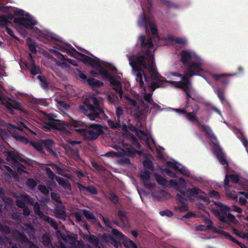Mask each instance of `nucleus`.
I'll return each instance as SVG.
<instances>
[{"label":"nucleus","mask_w":248,"mask_h":248,"mask_svg":"<svg viewBox=\"0 0 248 248\" xmlns=\"http://www.w3.org/2000/svg\"><path fill=\"white\" fill-rule=\"evenodd\" d=\"M180 60L184 68L178 72H170L166 75L168 78H171L172 80H167L166 78L160 76L155 68L151 55H147L149 64V73L152 79L150 83L143 70H136L134 76L139 86L141 95L143 100L140 103V106L134 99L127 95H123V91L121 82V77L112 76L109 72L113 73L117 70L116 67L112 64L100 62L96 58V75H101L104 78L108 79L112 85V88L119 94L121 99L133 111L137 113H146L149 110L155 111L162 110L160 106L154 102L152 96L156 88L162 87L163 82L172 84L176 87L183 89L186 96V108L190 107L189 99L198 101L200 96L197 91L194 89L189 80V78L194 76H199L200 74H205L207 72L204 69L205 62L203 57L193 49H184L179 52Z\"/></svg>","instance_id":"f257e3e1"},{"label":"nucleus","mask_w":248,"mask_h":248,"mask_svg":"<svg viewBox=\"0 0 248 248\" xmlns=\"http://www.w3.org/2000/svg\"><path fill=\"white\" fill-rule=\"evenodd\" d=\"M141 6L143 12L138 17L137 25L139 28L144 29L146 31L145 34L140 35L138 38V41L142 48V53L137 55H127L129 64L133 71V75L136 70H142L141 68L149 72L148 55L152 56L153 63L155 67L153 54V52L155 50L154 43L158 46L170 44L186 46L188 44V40L184 36L174 37L170 34H168L164 37L159 36L157 34L156 24L153 22L150 16L146 15V12H151L153 6L152 0H145L141 4Z\"/></svg>","instance_id":"f03ea898"},{"label":"nucleus","mask_w":248,"mask_h":248,"mask_svg":"<svg viewBox=\"0 0 248 248\" xmlns=\"http://www.w3.org/2000/svg\"><path fill=\"white\" fill-rule=\"evenodd\" d=\"M169 186L179 192L183 195H186L189 199L194 200H200L204 202L209 204L210 200L206 194L197 187L188 188L185 191L183 188L186 187V182L182 177L176 179H170L169 183Z\"/></svg>","instance_id":"7ed1b4c3"},{"label":"nucleus","mask_w":248,"mask_h":248,"mask_svg":"<svg viewBox=\"0 0 248 248\" xmlns=\"http://www.w3.org/2000/svg\"><path fill=\"white\" fill-rule=\"evenodd\" d=\"M17 205L23 209V215L28 216L30 214L31 211L27 207L25 206V203H30L33 206V209L35 214L42 220L50 223L56 230V232L58 230L56 222L51 218L46 216L40 210V205L38 202H35L34 200L30 197L26 193H20L16 200Z\"/></svg>","instance_id":"20e7f679"},{"label":"nucleus","mask_w":248,"mask_h":248,"mask_svg":"<svg viewBox=\"0 0 248 248\" xmlns=\"http://www.w3.org/2000/svg\"><path fill=\"white\" fill-rule=\"evenodd\" d=\"M102 99L92 96L85 100L84 105L79 108V111L86 115L90 120H95L104 114Z\"/></svg>","instance_id":"39448f33"},{"label":"nucleus","mask_w":248,"mask_h":248,"mask_svg":"<svg viewBox=\"0 0 248 248\" xmlns=\"http://www.w3.org/2000/svg\"><path fill=\"white\" fill-rule=\"evenodd\" d=\"M107 123L109 127L113 129H116L121 128L123 132H126L128 128L130 131L135 133L136 135L140 140L145 141L146 144L151 149V145H155V142L150 134L145 133L143 131L138 130L135 126L130 124L128 125L125 123L121 124L120 120L117 119L115 120L108 119Z\"/></svg>","instance_id":"423d86ee"},{"label":"nucleus","mask_w":248,"mask_h":248,"mask_svg":"<svg viewBox=\"0 0 248 248\" xmlns=\"http://www.w3.org/2000/svg\"><path fill=\"white\" fill-rule=\"evenodd\" d=\"M158 168L161 170L163 173L167 174L170 177L176 178V171H178L184 176L190 178L194 181H202V177L192 175L190 172L185 167L175 161H167L163 167L158 166Z\"/></svg>","instance_id":"0eeeda50"},{"label":"nucleus","mask_w":248,"mask_h":248,"mask_svg":"<svg viewBox=\"0 0 248 248\" xmlns=\"http://www.w3.org/2000/svg\"><path fill=\"white\" fill-rule=\"evenodd\" d=\"M199 128L202 131L205 132L207 137L210 140V146L214 153L217 156L220 163L224 167L228 166V162L225 158V155L220 147L218 145L217 138L214 134L211 128L207 125L198 124Z\"/></svg>","instance_id":"6e6552de"},{"label":"nucleus","mask_w":248,"mask_h":248,"mask_svg":"<svg viewBox=\"0 0 248 248\" xmlns=\"http://www.w3.org/2000/svg\"><path fill=\"white\" fill-rule=\"evenodd\" d=\"M129 138L132 145L126 143L124 140L122 143L124 149L121 148L118 145H115L114 148L116 149L117 152L113 153L114 155L123 156L126 155L128 156H133L136 154L140 155L142 153L141 151H138L134 149V148H137L138 149L140 148V145L138 142L136 138L134 136H130Z\"/></svg>","instance_id":"1a4fd4ad"},{"label":"nucleus","mask_w":248,"mask_h":248,"mask_svg":"<svg viewBox=\"0 0 248 248\" xmlns=\"http://www.w3.org/2000/svg\"><path fill=\"white\" fill-rule=\"evenodd\" d=\"M22 229L23 231L22 232L16 231L12 233L13 239L21 242L22 244H24L29 248H39L37 246L30 242L28 238L23 234V232H26L30 236H31L33 240L35 239V238L34 237V229L30 225L25 224L22 227Z\"/></svg>","instance_id":"9d476101"},{"label":"nucleus","mask_w":248,"mask_h":248,"mask_svg":"<svg viewBox=\"0 0 248 248\" xmlns=\"http://www.w3.org/2000/svg\"><path fill=\"white\" fill-rule=\"evenodd\" d=\"M214 203L218 209H212V212L220 221L227 223L233 222L235 217L230 213L231 210L228 206L219 202H215Z\"/></svg>","instance_id":"9b49d317"},{"label":"nucleus","mask_w":248,"mask_h":248,"mask_svg":"<svg viewBox=\"0 0 248 248\" xmlns=\"http://www.w3.org/2000/svg\"><path fill=\"white\" fill-rule=\"evenodd\" d=\"M56 234L60 239L61 248H93L88 245H85L76 241L75 238L71 236L62 234L59 230L56 232Z\"/></svg>","instance_id":"f8f14e48"},{"label":"nucleus","mask_w":248,"mask_h":248,"mask_svg":"<svg viewBox=\"0 0 248 248\" xmlns=\"http://www.w3.org/2000/svg\"><path fill=\"white\" fill-rule=\"evenodd\" d=\"M189 108H190L192 110L190 112L189 111V110L188 109V108H186L185 109L176 108L171 109L180 115L186 114L188 120L192 123L198 122L199 118L197 117V114L200 110L199 106L195 104L193 105L190 106Z\"/></svg>","instance_id":"ddd939ff"},{"label":"nucleus","mask_w":248,"mask_h":248,"mask_svg":"<svg viewBox=\"0 0 248 248\" xmlns=\"http://www.w3.org/2000/svg\"><path fill=\"white\" fill-rule=\"evenodd\" d=\"M102 132V128L100 125L92 124L87 125L83 134L86 138L94 140L96 139Z\"/></svg>","instance_id":"4468645a"},{"label":"nucleus","mask_w":248,"mask_h":248,"mask_svg":"<svg viewBox=\"0 0 248 248\" xmlns=\"http://www.w3.org/2000/svg\"><path fill=\"white\" fill-rule=\"evenodd\" d=\"M140 177L144 187L149 189H154L156 184L154 178L152 177V173L146 170H141L140 173Z\"/></svg>","instance_id":"2eb2a0df"},{"label":"nucleus","mask_w":248,"mask_h":248,"mask_svg":"<svg viewBox=\"0 0 248 248\" xmlns=\"http://www.w3.org/2000/svg\"><path fill=\"white\" fill-rule=\"evenodd\" d=\"M46 118L47 119V123L45 124L44 127L45 129L51 130L60 128V121L57 119V117L52 114H47Z\"/></svg>","instance_id":"dca6fc26"},{"label":"nucleus","mask_w":248,"mask_h":248,"mask_svg":"<svg viewBox=\"0 0 248 248\" xmlns=\"http://www.w3.org/2000/svg\"><path fill=\"white\" fill-rule=\"evenodd\" d=\"M7 158L8 160L13 161V163L15 165H16V166L18 169L20 168V167L22 166L19 162H24L26 161L24 156L15 150L8 152L7 153Z\"/></svg>","instance_id":"f3484780"},{"label":"nucleus","mask_w":248,"mask_h":248,"mask_svg":"<svg viewBox=\"0 0 248 248\" xmlns=\"http://www.w3.org/2000/svg\"><path fill=\"white\" fill-rule=\"evenodd\" d=\"M11 19V16L0 15V28L4 27L7 34L16 40H19V39L15 35L13 30L7 27V25L10 22Z\"/></svg>","instance_id":"a211bd4d"},{"label":"nucleus","mask_w":248,"mask_h":248,"mask_svg":"<svg viewBox=\"0 0 248 248\" xmlns=\"http://www.w3.org/2000/svg\"><path fill=\"white\" fill-rule=\"evenodd\" d=\"M203 78H204L206 82L212 87L214 93L217 95L219 100L222 104L227 102V100L225 97V91L224 89H221L219 87H215L213 85V83L209 81L206 77L203 76L199 75Z\"/></svg>","instance_id":"6ab92c4d"},{"label":"nucleus","mask_w":248,"mask_h":248,"mask_svg":"<svg viewBox=\"0 0 248 248\" xmlns=\"http://www.w3.org/2000/svg\"><path fill=\"white\" fill-rule=\"evenodd\" d=\"M112 234L119 238L123 239L124 244L125 247L131 248H138L137 245L132 240L126 237L121 232L116 229L112 230Z\"/></svg>","instance_id":"aec40b11"},{"label":"nucleus","mask_w":248,"mask_h":248,"mask_svg":"<svg viewBox=\"0 0 248 248\" xmlns=\"http://www.w3.org/2000/svg\"><path fill=\"white\" fill-rule=\"evenodd\" d=\"M30 64L28 66V68L30 69L31 73L32 75H36L41 73V70L39 66L35 64L31 54L29 55Z\"/></svg>","instance_id":"412c9836"},{"label":"nucleus","mask_w":248,"mask_h":248,"mask_svg":"<svg viewBox=\"0 0 248 248\" xmlns=\"http://www.w3.org/2000/svg\"><path fill=\"white\" fill-rule=\"evenodd\" d=\"M229 178L231 181L234 184H238L242 187H244L245 184L248 180L241 177L239 175L235 174H232L229 175Z\"/></svg>","instance_id":"4be33fe9"},{"label":"nucleus","mask_w":248,"mask_h":248,"mask_svg":"<svg viewBox=\"0 0 248 248\" xmlns=\"http://www.w3.org/2000/svg\"><path fill=\"white\" fill-rule=\"evenodd\" d=\"M159 2L164 6L170 8L179 9L181 8V5L179 4L174 3L170 0H158Z\"/></svg>","instance_id":"5701e85b"},{"label":"nucleus","mask_w":248,"mask_h":248,"mask_svg":"<svg viewBox=\"0 0 248 248\" xmlns=\"http://www.w3.org/2000/svg\"><path fill=\"white\" fill-rule=\"evenodd\" d=\"M72 124L77 131L82 133L87 125L86 124L81 121L75 120H73Z\"/></svg>","instance_id":"b1692460"},{"label":"nucleus","mask_w":248,"mask_h":248,"mask_svg":"<svg viewBox=\"0 0 248 248\" xmlns=\"http://www.w3.org/2000/svg\"><path fill=\"white\" fill-rule=\"evenodd\" d=\"M118 216L120 217L121 224H122V227L127 228L129 227V222L127 217L125 216V212L122 210L118 211Z\"/></svg>","instance_id":"393cba45"},{"label":"nucleus","mask_w":248,"mask_h":248,"mask_svg":"<svg viewBox=\"0 0 248 248\" xmlns=\"http://www.w3.org/2000/svg\"><path fill=\"white\" fill-rule=\"evenodd\" d=\"M55 180L58 182V183L61 185L65 189H71V186L69 184L68 181L62 177H56Z\"/></svg>","instance_id":"a878e982"},{"label":"nucleus","mask_w":248,"mask_h":248,"mask_svg":"<svg viewBox=\"0 0 248 248\" xmlns=\"http://www.w3.org/2000/svg\"><path fill=\"white\" fill-rule=\"evenodd\" d=\"M219 233L222 234V235H223L227 239H228L230 241H232L234 243L238 244L242 248H248V247L245 246L244 244L239 242L237 240H236L235 238L232 237V236H231L228 233H227L223 231H220Z\"/></svg>","instance_id":"bb28decb"},{"label":"nucleus","mask_w":248,"mask_h":248,"mask_svg":"<svg viewBox=\"0 0 248 248\" xmlns=\"http://www.w3.org/2000/svg\"><path fill=\"white\" fill-rule=\"evenodd\" d=\"M26 43L31 51L33 53H35L36 52V42L34 40L31 38H28L26 40Z\"/></svg>","instance_id":"cd10ccee"},{"label":"nucleus","mask_w":248,"mask_h":248,"mask_svg":"<svg viewBox=\"0 0 248 248\" xmlns=\"http://www.w3.org/2000/svg\"><path fill=\"white\" fill-rule=\"evenodd\" d=\"M152 157L149 155H148V157L146 158L143 162V166L149 170L153 171L154 170V167L152 162Z\"/></svg>","instance_id":"c85d7f7f"},{"label":"nucleus","mask_w":248,"mask_h":248,"mask_svg":"<svg viewBox=\"0 0 248 248\" xmlns=\"http://www.w3.org/2000/svg\"><path fill=\"white\" fill-rule=\"evenodd\" d=\"M155 177L158 184L162 186H166L168 183L167 179L162 175L157 173L155 174Z\"/></svg>","instance_id":"c756f323"},{"label":"nucleus","mask_w":248,"mask_h":248,"mask_svg":"<svg viewBox=\"0 0 248 248\" xmlns=\"http://www.w3.org/2000/svg\"><path fill=\"white\" fill-rule=\"evenodd\" d=\"M42 242L46 248H53L51 244L50 238L48 234H44L42 237Z\"/></svg>","instance_id":"7c9ffc66"},{"label":"nucleus","mask_w":248,"mask_h":248,"mask_svg":"<svg viewBox=\"0 0 248 248\" xmlns=\"http://www.w3.org/2000/svg\"><path fill=\"white\" fill-rule=\"evenodd\" d=\"M178 205L174 206V209L180 212H184L188 210V207L186 202L177 203Z\"/></svg>","instance_id":"2f4dec72"},{"label":"nucleus","mask_w":248,"mask_h":248,"mask_svg":"<svg viewBox=\"0 0 248 248\" xmlns=\"http://www.w3.org/2000/svg\"><path fill=\"white\" fill-rule=\"evenodd\" d=\"M55 101L56 102V106L58 108L62 111L67 110L69 108V106L65 102L59 101L57 99H55Z\"/></svg>","instance_id":"473e14b6"},{"label":"nucleus","mask_w":248,"mask_h":248,"mask_svg":"<svg viewBox=\"0 0 248 248\" xmlns=\"http://www.w3.org/2000/svg\"><path fill=\"white\" fill-rule=\"evenodd\" d=\"M86 83L92 87H100L103 85L102 82L93 78H88Z\"/></svg>","instance_id":"72a5a7b5"},{"label":"nucleus","mask_w":248,"mask_h":248,"mask_svg":"<svg viewBox=\"0 0 248 248\" xmlns=\"http://www.w3.org/2000/svg\"><path fill=\"white\" fill-rule=\"evenodd\" d=\"M82 213L87 219L90 220L93 222L96 221V218L94 215L89 210L84 209L82 210Z\"/></svg>","instance_id":"f704fd0d"},{"label":"nucleus","mask_w":248,"mask_h":248,"mask_svg":"<svg viewBox=\"0 0 248 248\" xmlns=\"http://www.w3.org/2000/svg\"><path fill=\"white\" fill-rule=\"evenodd\" d=\"M78 188L80 190H86L92 194H95L97 193V190L95 187L92 186L85 187L78 184Z\"/></svg>","instance_id":"c9c22d12"},{"label":"nucleus","mask_w":248,"mask_h":248,"mask_svg":"<svg viewBox=\"0 0 248 248\" xmlns=\"http://www.w3.org/2000/svg\"><path fill=\"white\" fill-rule=\"evenodd\" d=\"M226 196L232 200H236L238 197L237 192L228 188L225 190Z\"/></svg>","instance_id":"e433bc0d"},{"label":"nucleus","mask_w":248,"mask_h":248,"mask_svg":"<svg viewBox=\"0 0 248 248\" xmlns=\"http://www.w3.org/2000/svg\"><path fill=\"white\" fill-rule=\"evenodd\" d=\"M37 79L39 81V84L41 87L43 89H46L47 87L48 83L46 81L45 77L42 76H38Z\"/></svg>","instance_id":"4c0bfd02"},{"label":"nucleus","mask_w":248,"mask_h":248,"mask_svg":"<svg viewBox=\"0 0 248 248\" xmlns=\"http://www.w3.org/2000/svg\"><path fill=\"white\" fill-rule=\"evenodd\" d=\"M77 76L78 78L82 81L84 82H86L88 78H87V76L85 75V74L82 72L79 69H77Z\"/></svg>","instance_id":"58836bf2"},{"label":"nucleus","mask_w":248,"mask_h":248,"mask_svg":"<svg viewBox=\"0 0 248 248\" xmlns=\"http://www.w3.org/2000/svg\"><path fill=\"white\" fill-rule=\"evenodd\" d=\"M107 99L110 104H115L118 100V97L113 93H109L107 95Z\"/></svg>","instance_id":"ea45409f"},{"label":"nucleus","mask_w":248,"mask_h":248,"mask_svg":"<svg viewBox=\"0 0 248 248\" xmlns=\"http://www.w3.org/2000/svg\"><path fill=\"white\" fill-rule=\"evenodd\" d=\"M86 239L87 240V241L94 245L95 246L98 245V239L96 237L94 236V235H90L87 236V237H86Z\"/></svg>","instance_id":"a19ab883"},{"label":"nucleus","mask_w":248,"mask_h":248,"mask_svg":"<svg viewBox=\"0 0 248 248\" xmlns=\"http://www.w3.org/2000/svg\"><path fill=\"white\" fill-rule=\"evenodd\" d=\"M124 112V109L122 107L118 106L116 107L115 113L117 116V119L120 120L121 118L122 117Z\"/></svg>","instance_id":"79ce46f5"},{"label":"nucleus","mask_w":248,"mask_h":248,"mask_svg":"<svg viewBox=\"0 0 248 248\" xmlns=\"http://www.w3.org/2000/svg\"><path fill=\"white\" fill-rule=\"evenodd\" d=\"M26 185L30 189L33 190L36 186L37 183L33 179L30 178L28 179Z\"/></svg>","instance_id":"37998d69"},{"label":"nucleus","mask_w":248,"mask_h":248,"mask_svg":"<svg viewBox=\"0 0 248 248\" xmlns=\"http://www.w3.org/2000/svg\"><path fill=\"white\" fill-rule=\"evenodd\" d=\"M53 142L50 140H46L44 141V145L49 152H52L53 150Z\"/></svg>","instance_id":"c03bdc74"},{"label":"nucleus","mask_w":248,"mask_h":248,"mask_svg":"<svg viewBox=\"0 0 248 248\" xmlns=\"http://www.w3.org/2000/svg\"><path fill=\"white\" fill-rule=\"evenodd\" d=\"M209 196L213 199H219L220 198V195L218 192L215 190H212L209 193Z\"/></svg>","instance_id":"a18cd8bd"},{"label":"nucleus","mask_w":248,"mask_h":248,"mask_svg":"<svg viewBox=\"0 0 248 248\" xmlns=\"http://www.w3.org/2000/svg\"><path fill=\"white\" fill-rule=\"evenodd\" d=\"M82 212L81 213L80 211L76 212L74 213L75 217H76V220L78 222H83V217H82Z\"/></svg>","instance_id":"49530a36"},{"label":"nucleus","mask_w":248,"mask_h":248,"mask_svg":"<svg viewBox=\"0 0 248 248\" xmlns=\"http://www.w3.org/2000/svg\"><path fill=\"white\" fill-rule=\"evenodd\" d=\"M65 90L68 96H72L74 95V92L71 85H67L65 86Z\"/></svg>","instance_id":"de8ad7c7"},{"label":"nucleus","mask_w":248,"mask_h":248,"mask_svg":"<svg viewBox=\"0 0 248 248\" xmlns=\"http://www.w3.org/2000/svg\"><path fill=\"white\" fill-rule=\"evenodd\" d=\"M108 198L112 202L114 203H116L118 201V197L113 192H110L108 194Z\"/></svg>","instance_id":"09e8293b"},{"label":"nucleus","mask_w":248,"mask_h":248,"mask_svg":"<svg viewBox=\"0 0 248 248\" xmlns=\"http://www.w3.org/2000/svg\"><path fill=\"white\" fill-rule=\"evenodd\" d=\"M13 137L17 141H21V142H22L23 143H27L28 142L27 139H26L24 137H22V136H18V135H16L15 134V135H13Z\"/></svg>","instance_id":"8fccbe9b"},{"label":"nucleus","mask_w":248,"mask_h":248,"mask_svg":"<svg viewBox=\"0 0 248 248\" xmlns=\"http://www.w3.org/2000/svg\"><path fill=\"white\" fill-rule=\"evenodd\" d=\"M38 188V189L41 191V192H42L43 194L45 195H47L49 193V190L45 186L39 185Z\"/></svg>","instance_id":"3c124183"},{"label":"nucleus","mask_w":248,"mask_h":248,"mask_svg":"<svg viewBox=\"0 0 248 248\" xmlns=\"http://www.w3.org/2000/svg\"><path fill=\"white\" fill-rule=\"evenodd\" d=\"M208 74L211 77H212L214 78V79L215 81H219V80L220 81L221 77H222V76H224V75H223V74H215L211 73H209Z\"/></svg>","instance_id":"603ef678"},{"label":"nucleus","mask_w":248,"mask_h":248,"mask_svg":"<svg viewBox=\"0 0 248 248\" xmlns=\"http://www.w3.org/2000/svg\"><path fill=\"white\" fill-rule=\"evenodd\" d=\"M159 214L162 217L167 216L168 217H170L173 215L172 212L168 210L161 211L159 212Z\"/></svg>","instance_id":"864d4df0"},{"label":"nucleus","mask_w":248,"mask_h":248,"mask_svg":"<svg viewBox=\"0 0 248 248\" xmlns=\"http://www.w3.org/2000/svg\"><path fill=\"white\" fill-rule=\"evenodd\" d=\"M204 223L206 227H207V229L208 230H211L213 227V222L212 221L208 218L205 217L204 218Z\"/></svg>","instance_id":"5fc2aeb1"},{"label":"nucleus","mask_w":248,"mask_h":248,"mask_svg":"<svg viewBox=\"0 0 248 248\" xmlns=\"http://www.w3.org/2000/svg\"><path fill=\"white\" fill-rule=\"evenodd\" d=\"M0 230L1 232L5 234H8L10 232L9 228L3 225L0 222Z\"/></svg>","instance_id":"6e6d98bb"},{"label":"nucleus","mask_w":248,"mask_h":248,"mask_svg":"<svg viewBox=\"0 0 248 248\" xmlns=\"http://www.w3.org/2000/svg\"><path fill=\"white\" fill-rule=\"evenodd\" d=\"M184 195H181L179 193H177L176 195V200L177 201V203H184L185 202L186 199L183 196Z\"/></svg>","instance_id":"4d7b16f0"},{"label":"nucleus","mask_w":248,"mask_h":248,"mask_svg":"<svg viewBox=\"0 0 248 248\" xmlns=\"http://www.w3.org/2000/svg\"><path fill=\"white\" fill-rule=\"evenodd\" d=\"M31 144L38 151H41L43 149L42 144L38 142H31Z\"/></svg>","instance_id":"13d9d810"},{"label":"nucleus","mask_w":248,"mask_h":248,"mask_svg":"<svg viewBox=\"0 0 248 248\" xmlns=\"http://www.w3.org/2000/svg\"><path fill=\"white\" fill-rule=\"evenodd\" d=\"M46 171L47 174V175H48V177L49 178H50L51 179H55V177H57V176H55V175L51 171L50 169H49L48 168H46Z\"/></svg>","instance_id":"bf43d9fd"},{"label":"nucleus","mask_w":248,"mask_h":248,"mask_svg":"<svg viewBox=\"0 0 248 248\" xmlns=\"http://www.w3.org/2000/svg\"><path fill=\"white\" fill-rule=\"evenodd\" d=\"M223 75H224V76L221 77L220 82L222 84L227 85L230 83L229 80L226 78L228 76H226V74H223Z\"/></svg>","instance_id":"052dcab7"},{"label":"nucleus","mask_w":248,"mask_h":248,"mask_svg":"<svg viewBox=\"0 0 248 248\" xmlns=\"http://www.w3.org/2000/svg\"><path fill=\"white\" fill-rule=\"evenodd\" d=\"M102 219H103V220L104 221V223L106 227L108 229H111L112 226H111V223L110 222V221L108 219L105 218L103 217H102Z\"/></svg>","instance_id":"680f3d73"},{"label":"nucleus","mask_w":248,"mask_h":248,"mask_svg":"<svg viewBox=\"0 0 248 248\" xmlns=\"http://www.w3.org/2000/svg\"><path fill=\"white\" fill-rule=\"evenodd\" d=\"M6 238V242L7 243L9 244L10 246L12 245V248H19V246L16 244H14L13 241L11 239H9L7 237H5Z\"/></svg>","instance_id":"e2e57ef3"},{"label":"nucleus","mask_w":248,"mask_h":248,"mask_svg":"<svg viewBox=\"0 0 248 248\" xmlns=\"http://www.w3.org/2000/svg\"><path fill=\"white\" fill-rule=\"evenodd\" d=\"M4 167L5 168L6 170L8 171L9 173V175L10 176H13L14 177H16V173L13 171V170L8 166H4Z\"/></svg>","instance_id":"0e129e2a"},{"label":"nucleus","mask_w":248,"mask_h":248,"mask_svg":"<svg viewBox=\"0 0 248 248\" xmlns=\"http://www.w3.org/2000/svg\"><path fill=\"white\" fill-rule=\"evenodd\" d=\"M163 151L164 149L160 147L159 148H157V156L161 159L163 157Z\"/></svg>","instance_id":"69168bd1"},{"label":"nucleus","mask_w":248,"mask_h":248,"mask_svg":"<svg viewBox=\"0 0 248 248\" xmlns=\"http://www.w3.org/2000/svg\"><path fill=\"white\" fill-rule=\"evenodd\" d=\"M229 176H228V175L227 174L225 176V179L224 180V188L226 189L229 188V186H228V184H229Z\"/></svg>","instance_id":"338daca9"},{"label":"nucleus","mask_w":248,"mask_h":248,"mask_svg":"<svg viewBox=\"0 0 248 248\" xmlns=\"http://www.w3.org/2000/svg\"><path fill=\"white\" fill-rule=\"evenodd\" d=\"M195 228H196V230L198 231H205L208 230L207 229V227H206V226L204 225H198Z\"/></svg>","instance_id":"774afa93"}]
</instances>
